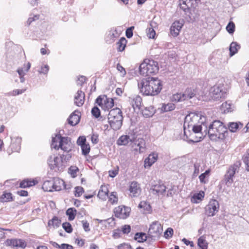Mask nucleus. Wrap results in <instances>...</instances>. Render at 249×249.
I'll list each match as a JSON object with an SVG mask.
<instances>
[{"label":"nucleus","mask_w":249,"mask_h":249,"mask_svg":"<svg viewBox=\"0 0 249 249\" xmlns=\"http://www.w3.org/2000/svg\"><path fill=\"white\" fill-rule=\"evenodd\" d=\"M205 125L206 131L202 129L199 140H196V142L200 141L207 134L212 141L223 140L225 138L226 133H228L227 128L219 120H214L212 123H209L207 120Z\"/></svg>","instance_id":"nucleus-1"},{"label":"nucleus","mask_w":249,"mask_h":249,"mask_svg":"<svg viewBox=\"0 0 249 249\" xmlns=\"http://www.w3.org/2000/svg\"><path fill=\"white\" fill-rule=\"evenodd\" d=\"M207 121L206 117L200 114L194 112L189 113L185 118L183 125L184 135L187 136V129L189 131L191 129L194 133L200 135L202 129L206 130L205 125Z\"/></svg>","instance_id":"nucleus-2"},{"label":"nucleus","mask_w":249,"mask_h":249,"mask_svg":"<svg viewBox=\"0 0 249 249\" xmlns=\"http://www.w3.org/2000/svg\"><path fill=\"white\" fill-rule=\"evenodd\" d=\"M140 92L143 95L155 96L158 95L162 87L161 81L157 77H148L142 78L138 83Z\"/></svg>","instance_id":"nucleus-3"},{"label":"nucleus","mask_w":249,"mask_h":249,"mask_svg":"<svg viewBox=\"0 0 249 249\" xmlns=\"http://www.w3.org/2000/svg\"><path fill=\"white\" fill-rule=\"evenodd\" d=\"M123 119L122 112L119 108L116 107L109 111L108 115V123L113 130H119L121 128Z\"/></svg>","instance_id":"nucleus-4"},{"label":"nucleus","mask_w":249,"mask_h":249,"mask_svg":"<svg viewBox=\"0 0 249 249\" xmlns=\"http://www.w3.org/2000/svg\"><path fill=\"white\" fill-rule=\"evenodd\" d=\"M139 69L141 75L146 76L157 73L159 70V66L158 63H141Z\"/></svg>","instance_id":"nucleus-5"},{"label":"nucleus","mask_w":249,"mask_h":249,"mask_svg":"<svg viewBox=\"0 0 249 249\" xmlns=\"http://www.w3.org/2000/svg\"><path fill=\"white\" fill-rule=\"evenodd\" d=\"M223 86L222 84H216L212 87L209 91L210 97L213 100L217 101L223 98L225 95Z\"/></svg>","instance_id":"nucleus-6"},{"label":"nucleus","mask_w":249,"mask_h":249,"mask_svg":"<svg viewBox=\"0 0 249 249\" xmlns=\"http://www.w3.org/2000/svg\"><path fill=\"white\" fill-rule=\"evenodd\" d=\"M240 166V163L239 162H237L229 167L225 175L224 178V181L227 186H230L231 185L233 181V177L236 172H238V170Z\"/></svg>","instance_id":"nucleus-7"},{"label":"nucleus","mask_w":249,"mask_h":249,"mask_svg":"<svg viewBox=\"0 0 249 249\" xmlns=\"http://www.w3.org/2000/svg\"><path fill=\"white\" fill-rule=\"evenodd\" d=\"M96 103L104 109L109 110L114 106L112 98H108L107 95L99 96L96 100Z\"/></svg>","instance_id":"nucleus-8"},{"label":"nucleus","mask_w":249,"mask_h":249,"mask_svg":"<svg viewBox=\"0 0 249 249\" xmlns=\"http://www.w3.org/2000/svg\"><path fill=\"white\" fill-rule=\"evenodd\" d=\"M205 213L208 216H213L218 212L219 209L218 202L215 199H212L205 207Z\"/></svg>","instance_id":"nucleus-9"},{"label":"nucleus","mask_w":249,"mask_h":249,"mask_svg":"<svg viewBox=\"0 0 249 249\" xmlns=\"http://www.w3.org/2000/svg\"><path fill=\"white\" fill-rule=\"evenodd\" d=\"M10 47L8 49L6 54L7 58L12 59L18 56V54L22 52V48L20 46L9 43Z\"/></svg>","instance_id":"nucleus-10"},{"label":"nucleus","mask_w":249,"mask_h":249,"mask_svg":"<svg viewBox=\"0 0 249 249\" xmlns=\"http://www.w3.org/2000/svg\"><path fill=\"white\" fill-rule=\"evenodd\" d=\"M55 140L59 142L58 147L65 152H69L71 150V141L67 137H62L60 135H56Z\"/></svg>","instance_id":"nucleus-11"},{"label":"nucleus","mask_w":249,"mask_h":249,"mask_svg":"<svg viewBox=\"0 0 249 249\" xmlns=\"http://www.w3.org/2000/svg\"><path fill=\"white\" fill-rule=\"evenodd\" d=\"M130 212V208L124 206H119L114 210L115 216L120 219H125L129 215Z\"/></svg>","instance_id":"nucleus-12"},{"label":"nucleus","mask_w":249,"mask_h":249,"mask_svg":"<svg viewBox=\"0 0 249 249\" xmlns=\"http://www.w3.org/2000/svg\"><path fill=\"white\" fill-rule=\"evenodd\" d=\"M185 15V17L189 22H192L198 19L199 17L198 11L197 9L192 7L183 10Z\"/></svg>","instance_id":"nucleus-13"},{"label":"nucleus","mask_w":249,"mask_h":249,"mask_svg":"<svg viewBox=\"0 0 249 249\" xmlns=\"http://www.w3.org/2000/svg\"><path fill=\"white\" fill-rule=\"evenodd\" d=\"M162 231V227L159 221H154L150 225L148 232L152 236H159Z\"/></svg>","instance_id":"nucleus-14"},{"label":"nucleus","mask_w":249,"mask_h":249,"mask_svg":"<svg viewBox=\"0 0 249 249\" xmlns=\"http://www.w3.org/2000/svg\"><path fill=\"white\" fill-rule=\"evenodd\" d=\"M6 246H11L13 248H21L24 249L26 247V243L22 239H8L5 242Z\"/></svg>","instance_id":"nucleus-15"},{"label":"nucleus","mask_w":249,"mask_h":249,"mask_svg":"<svg viewBox=\"0 0 249 249\" xmlns=\"http://www.w3.org/2000/svg\"><path fill=\"white\" fill-rule=\"evenodd\" d=\"M129 190L131 197H137L141 193V189L140 184L136 181H132L129 186Z\"/></svg>","instance_id":"nucleus-16"},{"label":"nucleus","mask_w":249,"mask_h":249,"mask_svg":"<svg viewBox=\"0 0 249 249\" xmlns=\"http://www.w3.org/2000/svg\"><path fill=\"white\" fill-rule=\"evenodd\" d=\"M48 163L52 169L55 167L60 168L62 165L60 158L57 156H51L48 160Z\"/></svg>","instance_id":"nucleus-17"},{"label":"nucleus","mask_w":249,"mask_h":249,"mask_svg":"<svg viewBox=\"0 0 249 249\" xmlns=\"http://www.w3.org/2000/svg\"><path fill=\"white\" fill-rule=\"evenodd\" d=\"M183 26L182 22L179 21H175L170 28L171 34L176 37L177 36Z\"/></svg>","instance_id":"nucleus-18"},{"label":"nucleus","mask_w":249,"mask_h":249,"mask_svg":"<svg viewBox=\"0 0 249 249\" xmlns=\"http://www.w3.org/2000/svg\"><path fill=\"white\" fill-rule=\"evenodd\" d=\"M54 191H58L63 189L68 190L69 188L66 187L65 182L63 180L56 178L53 179Z\"/></svg>","instance_id":"nucleus-19"},{"label":"nucleus","mask_w":249,"mask_h":249,"mask_svg":"<svg viewBox=\"0 0 249 249\" xmlns=\"http://www.w3.org/2000/svg\"><path fill=\"white\" fill-rule=\"evenodd\" d=\"M151 190L154 194H163L166 190V187L161 182H159L152 186Z\"/></svg>","instance_id":"nucleus-20"},{"label":"nucleus","mask_w":249,"mask_h":249,"mask_svg":"<svg viewBox=\"0 0 249 249\" xmlns=\"http://www.w3.org/2000/svg\"><path fill=\"white\" fill-rule=\"evenodd\" d=\"M80 112L78 111H74L68 118V123L72 126L77 124L80 121Z\"/></svg>","instance_id":"nucleus-21"},{"label":"nucleus","mask_w":249,"mask_h":249,"mask_svg":"<svg viewBox=\"0 0 249 249\" xmlns=\"http://www.w3.org/2000/svg\"><path fill=\"white\" fill-rule=\"evenodd\" d=\"M85 101V93L81 90H78L74 97V103L78 106H82Z\"/></svg>","instance_id":"nucleus-22"},{"label":"nucleus","mask_w":249,"mask_h":249,"mask_svg":"<svg viewBox=\"0 0 249 249\" xmlns=\"http://www.w3.org/2000/svg\"><path fill=\"white\" fill-rule=\"evenodd\" d=\"M129 101L134 109L136 108L140 109L142 99L140 96L137 95L135 97L129 98Z\"/></svg>","instance_id":"nucleus-23"},{"label":"nucleus","mask_w":249,"mask_h":249,"mask_svg":"<svg viewBox=\"0 0 249 249\" xmlns=\"http://www.w3.org/2000/svg\"><path fill=\"white\" fill-rule=\"evenodd\" d=\"M158 154L156 153H152L149 154L148 157L144 160V167H150L157 160Z\"/></svg>","instance_id":"nucleus-24"},{"label":"nucleus","mask_w":249,"mask_h":249,"mask_svg":"<svg viewBox=\"0 0 249 249\" xmlns=\"http://www.w3.org/2000/svg\"><path fill=\"white\" fill-rule=\"evenodd\" d=\"M31 67L30 63H27L25 64L24 65L23 67L19 68L17 72H18L20 79V82L21 83H23L25 81V79L23 77L24 75H25V73L27 72L28 70L30 69Z\"/></svg>","instance_id":"nucleus-25"},{"label":"nucleus","mask_w":249,"mask_h":249,"mask_svg":"<svg viewBox=\"0 0 249 249\" xmlns=\"http://www.w3.org/2000/svg\"><path fill=\"white\" fill-rule=\"evenodd\" d=\"M129 142H134V138H130L128 135H123L118 139L117 143L119 145H126Z\"/></svg>","instance_id":"nucleus-26"},{"label":"nucleus","mask_w":249,"mask_h":249,"mask_svg":"<svg viewBox=\"0 0 249 249\" xmlns=\"http://www.w3.org/2000/svg\"><path fill=\"white\" fill-rule=\"evenodd\" d=\"M194 1L193 0H179V5L180 8L183 11L193 7Z\"/></svg>","instance_id":"nucleus-27"},{"label":"nucleus","mask_w":249,"mask_h":249,"mask_svg":"<svg viewBox=\"0 0 249 249\" xmlns=\"http://www.w3.org/2000/svg\"><path fill=\"white\" fill-rule=\"evenodd\" d=\"M240 48V45L237 42H231L229 48L230 56H232L236 53Z\"/></svg>","instance_id":"nucleus-28"},{"label":"nucleus","mask_w":249,"mask_h":249,"mask_svg":"<svg viewBox=\"0 0 249 249\" xmlns=\"http://www.w3.org/2000/svg\"><path fill=\"white\" fill-rule=\"evenodd\" d=\"M155 111L156 110L153 106H149L145 107L142 110V113L145 117L148 118L152 116L155 113Z\"/></svg>","instance_id":"nucleus-29"},{"label":"nucleus","mask_w":249,"mask_h":249,"mask_svg":"<svg viewBox=\"0 0 249 249\" xmlns=\"http://www.w3.org/2000/svg\"><path fill=\"white\" fill-rule=\"evenodd\" d=\"M53 180H46L42 185V189L46 192H52L54 191Z\"/></svg>","instance_id":"nucleus-30"},{"label":"nucleus","mask_w":249,"mask_h":249,"mask_svg":"<svg viewBox=\"0 0 249 249\" xmlns=\"http://www.w3.org/2000/svg\"><path fill=\"white\" fill-rule=\"evenodd\" d=\"M184 95L185 100H189L192 98L196 94V91L195 89L192 88H187L183 92Z\"/></svg>","instance_id":"nucleus-31"},{"label":"nucleus","mask_w":249,"mask_h":249,"mask_svg":"<svg viewBox=\"0 0 249 249\" xmlns=\"http://www.w3.org/2000/svg\"><path fill=\"white\" fill-rule=\"evenodd\" d=\"M37 183V181L35 180H24L20 182L19 187L20 188H26L32 186H34Z\"/></svg>","instance_id":"nucleus-32"},{"label":"nucleus","mask_w":249,"mask_h":249,"mask_svg":"<svg viewBox=\"0 0 249 249\" xmlns=\"http://www.w3.org/2000/svg\"><path fill=\"white\" fill-rule=\"evenodd\" d=\"M243 126L242 124L241 123H230L229 125V128L230 130L232 132H236L239 127L241 128Z\"/></svg>","instance_id":"nucleus-33"},{"label":"nucleus","mask_w":249,"mask_h":249,"mask_svg":"<svg viewBox=\"0 0 249 249\" xmlns=\"http://www.w3.org/2000/svg\"><path fill=\"white\" fill-rule=\"evenodd\" d=\"M127 40L124 37H121L117 44L118 46V50L120 52H122L124 50L126 46Z\"/></svg>","instance_id":"nucleus-34"},{"label":"nucleus","mask_w":249,"mask_h":249,"mask_svg":"<svg viewBox=\"0 0 249 249\" xmlns=\"http://www.w3.org/2000/svg\"><path fill=\"white\" fill-rule=\"evenodd\" d=\"M197 245L201 249H207L208 248V243L203 236H201L198 238Z\"/></svg>","instance_id":"nucleus-35"},{"label":"nucleus","mask_w":249,"mask_h":249,"mask_svg":"<svg viewBox=\"0 0 249 249\" xmlns=\"http://www.w3.org/2000/svg\"><path fill=\"white\" fill-rule=\"evenodd\" d=\"M61 223V221L57 217L54 216L53 218L48 221V224L49 226H52L54 228H58Z\"/></svg>","instance_id":"nucleus-36"},{"label":"nucleus","mask_w":249,"mask_h":249,"mask_svg":"<svg viewBox=\"0 0 249 249\" xmlns=\"http://www.w3.org/2000/svg\"><path fill=\"white\" fill-rule=\"evenodd\" d=\"M134 239L139 242H143L146 240L147 236L144 233L137 232L135 235Z\"/></svg>","instance_id":"nucleus-37"},{"label":"nucleus","mask_w":249,"mask_h":249,"mask_svg":"<svg viewBox=\"0 0 249 249\" xmlns=\"http://www.w3.org/2000/svg\"><path fill=\"white\" fill-rule=\"evenodd\" d=\"M137 146L139 147V151L140 153H144L146 151V146L144 141L142 139L138 140Z\"/></svg>","instance_id":"nucleus-38"},{"label":"nucleus","mask_w":249,"mask_h":249,"mask_svg":"<svg viewBox=\"0 0 249 249\" xmlns=\"http://www.w3.org/2000/svg\"><path fill=\"white\" fill-rule=\"evenodd\" d=\"M175 108V106L173 103H168L167 104H163L161 110L162 111L167 112L173 110Z\"/></svg>","instance_id":"nucleus-39"},{"label":"nucleus","mask_w":249,"mask_h":249,"mask_svg":"<svg viewBox=\"0 0 249 249\" xmlns=\"http://www.w3.org/2000/svg\"><path fill=\"white\" fill-rule=\"evenodd\" d=\"M76 210L73 208H69L66 211V214L69 216L70 221L73 220L75 216Z\"/></svg>","instance_id":"nucleus-40"},{"label":"nucleus","mask_w":249,"mask_h":249,"mask_svg":"<svg viewBox=\"0 0 249 249\" xmlns=\"http://www.w3.org/2000/svg\"><path fill=\"white\" fill-rule=\"evenodd\" d=\"M12 200V194L10 193H4L0 197L1 202H8Z\"/></svg>","instance_id":"nucleus-41"},{"label":"nucleus","mask_w":249,"mask_h":249,"mask_svg":"<svg viewBox=\"0 0 249 249\" xmlns=\"http://www.w3.org/2000/svg\"><path fill=\"white\" fill-rule=\"evenodd\" d=\"M172 99L175 102H182L185 101L183 93H177L172 96Z\"/></svg>","instance_id":"nucleus-42"},{"label":"nucleus","mask_w":249,"mask_h":249,"mask_svg":"<svg viewBox=\"0 0 249 249\" xmlns=\"http://www.w3.org/2000/svg\"><path fill=\"white\" fill-rule=\"evenodd\" d=\"M139 207L143 209L144 213H149L151 210L150 204L145 201H141L139 205Z\"/></svg>","instance_id":"nucleus-43"},{"label":"nucleus","mask_w":249,"mask_h":249,"mask_svg":"<svg viewBox=\"0 0 249 249\" xmlns=\"http://www.w3.org/2000/svg\"><path fill=\"white\" fill-rule=\"evenodd\" d=\"M118 200L117 193L116 192H112L108 196V201L111 204H114L117 203Z\"/></svg>","instance_id":"nucleus-44"},{"label":"nucleus","mask_w":249,"mask_h":249,"mask_svg":"<svg viewBox=\"0 0 249 249\" xmlns=\"http://www.w3.org/2000/svg\"><path fill=\"white\" fill-rule=\"evenodd\" d=\"M16 141L17 144H15V143L13 142L11 144L10 146L13 151L18 152L20 149V142L21 140H20V139L17 138V139H16Z\"/></svg>","instance_id":"nucleus-45"},{"label":"nucleus","mask_w":249,"mask_h":249,"mask_svg":"<svg viewBox=\"0 0 249 249\" xmlns=\"http://www.w3.org/2000/svg\"><path fill=\"white\" fill-rule=\"evenodd\" d=\"M226 30L229 34H232L235 31L234 23L230 21L226 26Z\"/></svg>","instance_id":"nucleus-46"},{"label":"nucleus","mask_w":249,"mask_h":249,"mask_svg":"<svg viewBox=\"0 0 249 249\" xmlns=\"http://www.w3.org/2000/svg\"><path fill=\"white\" fill-rule=\"evenodd\" d=\"M82 149V153L84 155H88L90 151V146L89 143H86V144L81 146Z\"/></svg>","instance_id":"nucleus-47"},{"label":"nucleus","mask_w":249,"mask_h":249,"mask_svg":"<svg viewBox=\"0 0 249 249\" xmlns=\"http://www.w3.org/2000/svg\"><path fill=\"white\" fill-rule=\"evenodd\" d=\"M63 228L68 233H71L72 231L71 225L69 222H65L62 224Z\"/></svg>","instance_id":"nucleus-48"},{"label":"nucleus","mask_w":249,"mask_h":249,"mask_svg":"<svg viewBox=\"0 0 249 249\" xmlns=\"http://www.w3.org/2000/svg\"><path fill=\"white\" fill-rule=\"evenodd\" d=\"M71 158V155L67 152L65 154H63L60 157L62 164L64 162H67Z\"/></svg>","instance_id":"nucleus-49"},{"label":"nucleus","mask_w":249,"mask_h":249,"mask_svg":"<svg viewBox=\"0 0 249 249\" xmlns=\"http://www.w3.org/2000/svg\"><path fill=\"white\" fill-rule=\"evenodd\" d=\"M147 35L149 38H154L156 35V32L153 28H148L147 29Z\"/></svg>","instance_id":"nucleus-50"},{"label":"nucleus","mask_w":249,"mask_h":249,"mask_svg":"<svg viewBox=\"0 0 249 249\" xmlns=\"http://www.w3.org/2000/svg\"><path fill=\"white\" fill-rule=\"evenodd\" d=\"M49 71V66L47 65H45L44 66H41L38 70H37L38 72L41 74H47Z\"/></svg>","instance_id":"nucleus-51"},{"label":"nucleus","mask_w":249,"mask_h":249,"mask_svg":"<svg viewBox=\"0 0 249 249\" xmlns=\"http://www.w3.org/2000/svg\"><path fill=\"white\" fill-rule=\"evenodd\" d=\"M221 107V109L223 110L224 113L231 111V105L230 104H228L227 102L223 103Z\"/></svg>","instance_id":"nucleus-52"},{"label":"nucleus","mask_w":249,"mask_h":249,"mask_svg":"<svg viewBox=\"0 0 249 249\" xmlns=\"http://www.w3.org/2000/svg\"><path fill=\"white\" fill-rule=\"evenodd\" d=\"M78 171V169L74 166H71L69 169V173L71 175L72 178H75L76 176V174Z\"/></svg>","instance_id":"nucleus-53"},{"label":"nucleus","mask_w":249,"mask_h":249,"mask_svg":"<svg viewBox=\"0 0 249 249\" xmlns=\"http://www.w3.org/2000/svg\"><path fill=\"white\" fill-rule=\"evenodd\" d=\"M92 115L96 118H98L100 116V110L97 107H94L91 110Z\"/></svg>","instance_id":"nucleus-54"},{"label":"nucleus","mask_w":249,"mask_h":249,"mask_svg":"<svg viewBox=\"0 0 249 249\" xmlns=\"http://www.w3.org/2000/svg\"><path fill=\"white\" fill-rule=\"evenodd\" d=\"M97 196L100 199L105 200L107 197L108 194L106 192H103V190H99Z\"/></svg>","instance_id":"nucleus-55"},{"label":"nucleus","mask_w":249,"mask_h":249,"mask_svg":"<svg viewBox=\"0 0 249 249\" xmlns=\"http://www.w3.org/2000/svg\"><path fill=\"white\" fill-rule=\"evenodd\" d=\"M174 231L172 228H168L164 232V237L165 238L168 239L173 236Z\"/></svg>","instance_id":"nucleus-56"},{"label":"nucleus","mask_w":249,"mask_h":249,"mask_svg":"<svg viewBox=\"0 0 249 249\" xmlns=\"http://www.w3.org/2000/svg\"><path fill=\"white\" fill-rule=\"evenodd\" d=\"M84 192V189L82 187H76L75 188V196L79 197L82 195Z\"/></svg>","instance_id":"nucleus-57"},{"label":"nucleus","mask_w":249,"mask_h":249,"mask_svg":"<svg viewBox=\"0 0 249 249\" xmlns=\"http://www.w3.org/2000/svg\"><path fill=\"white\" fill-rule=\"evenodd\" d=\"M86 139L84 136H80L78 138L77 141V143L78 145L81 146L84 144H86Z\"/></svg>","instance_id":"nucleus-58"},{"label":"nucleus","mask_w":249,"mask_h":249,"mask_svg":"<svg viewBox=\"0 0 249 249\" xmlns=\"http://www.w3.org/2000/svg\"><path fill=\"white\" fill-rule=\"evenodd\" d=\"M55 138L56 136L55 137L53 138L51 147L52 148L58 150L60 148V147H58L59 142H58L57 141L55 140Z\"/></svg>","instance_id":"nucleus-59"},{"label":"nucleus","mask_w":249,"mask_h":249,"mask_svg":"<svg viewBox=\"0 0 249 249\" xmlns=\"http://www.w3.org/2000/svg\"><path fill=\"white\" fill-rule=\"evenodd\" d=\"M117 69L120 72L121 76H124L126 74V71L124 68L120 65L119 63H118L117 65Z\"/></svg>","instance_id":"nucleus-60"},{"label":"nucleus","mask_w":249,"mask_h":249,"mask_svg":"<svg viewBox=\"0 0 249 249\" xmlns=\"http://www.w3.org/2000/svg\"><path fill=\"white\" fill-rule=\"evenodd\" d=\"M133 29H134V27H131L126 29V32H125V36L127 38H130L132 37V36H133L132 30Z\"/></svg>","instance_id":"nucleus-61"},{"label":"nucleus","mask_w":249,"mask_h":249,"mask_svg":"<svg viewBox=\"0 0 249 249\" xmlns=\"http://www.w3.org/2000/svg\"><path fill=\"white\" fill-rule=\"evenodd\" d=\"M194 172L193 173V176L196 177L199 173V165L197 163H195L194 165Z\"/></svg>","instance_id":"nucleus-62"},{"label":"nucleus","mask_w":249,"mask_h":249,"mask_svg":"<svg viewBox=\"0 0 249 249\" xmlns=\"http://www.w3.org/2000/svg\"><path fill=\"white\" fill-rule=\"evenodd\" d=\"M243 160L246 165V169L248 171H249V153L245 156Z\"/></svg>","instance_id":"nucleus-63"},{"label":"nucleus","mask_w":249,"mask_h":249,"mask_svg":"<svg viewBox=\"0 0 249 249\" xmlns=\"http://www.w3.org/2000/svg\"><path fill=\"white\" fill-rule=\"evenodd\" d=\"M131 230V227L129 225H125L122 228V231L124 233H128Z\"/></svg>","instance_id":"nucleus-64"}]
</instances>
